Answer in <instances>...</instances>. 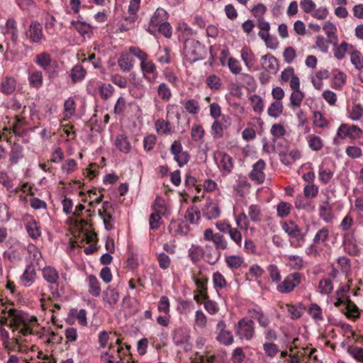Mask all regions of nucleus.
<instances>
[{"label":"nucleus","mask_w":363,"mask_h":363,"mask_svg":"<svg viewBox=\"0 0 363 363\" xmlns=\"http://www.w3.org/2000/svg\"><path fill=\"white\" fill-rule=\"evenodd\" d=\"M184 106L185 110L190 114L196 115L199 113L200 111V105L199 102L194 99H190L186 100L184 104Z\"/></svg>","instance_id":"nucleus-44"},{"label":"nucleus","mask_w":363,"mask_h":363,"mask_svg":"<svg viewBox=\"0 0 363 363\" xmlns=\"http://www.w3.org/2000/svg\"><path fill=\"white\" fill-rule=\"evenodd\" d=\"M255 323L251 319L242 318L236 326L237 335L242 340H250L255 335Z\"/></svg>","instance_id":"nucleus-3"},{"label":"nucleus","mask_w":363,"mask_h":363,"mask_svg":"<svg viewBox=\"0 0 363 363\" xmlns=\"http://www.w3.org/2000/svg\"><path fill=\"white\" fill-rule=\"evenodd\" d=\"M362 133L363 130L357 125L342 123L337 129V135L341 139L357 140L360 138Z\"/></svg>","instance_id":"nucleus-4"},{"label":"nucleus","mask_w":363,"mask_h":363,"mask_svg":"<svg viewBox=\"0 0 363 363\" xmlns=\"http://www.w3.org/2000/svg\"><path fill=\"white\" fill-rule=\"evenodd\" d=\"M241 58L248 69H257L255 67L256 63V57L250 48L245 47L242 49Z\"/></svg>","instance_id":"nucleus-22"},{"label":"nucleus","mask_w":363,"mask_h":363,"mask_svg":"<svg viewBox=\"0 0 363 363\" xmlns=\"http://www.w3.org/2000/svg\"><path fill=\"white\" fill-rule=\"evenodd\" d=\"M227 266L231 269H236L241 267L243 258L239 255H226L225 258Z\"/></svg>","instance_id":"nucleus-41"},{"label":"nucleus","mask_w":363,"mask_h":363,"mask_svg":"<svg viewBox=\"0 0 363 363\" xmlns=\"http://www.w3.org/2000/svg\"><path fill=\"white\" fill-rule=\"evenodd\" d=\"M307 140L310 148L314 151L320 150L323 146V140L317 135H309L307 137Z\"/></svg>","instance_id":"nucleus-45"},{"label":"nucleus","mask_w":363,"mask_h":363,"mask_svg":"<svg viewBox=\"0 0 363 363\" xmlns=\"http://www.w3.org/2000/svg\"><path fill=\"white\" fill-rule=\"evenodd\" d=\"M16 79L11 76H6L0 84V91L5 95L13 94L16 89Z\"/></svg>","instance_id":"nucleus-17"},{"label":"nucleus","mask_w":363,"mask_h":363,"mask_svg":"<svg viewBox=\"0 0 363 363\" xmlns=\"http://www.w3.org/2000/svg\"><path fill=\"white\" fill-rule=\"evenodd\" d=\"M192 279L194 281L197 291L201 294V296L206 299L208 298L207 293V284H208V277L201 271L198 272L197 274H192Z\"/></svg>","instance_id":"nucleus-14"},{"label":"nucleus","mask_w":363,"mask_h":363,"mask_svg":"<svg viewBox=\"0 0 363 363\" xmlns=\"http://www.w3.org/2000/svg\"><path fill=\"white\" fill-rule=\"evenodd\" d=\"M351 62L354 67L361 71L363 69V56L357 50H354L351 52Z\"/></svg>","instance_id":"nucleus-46"},{"label":"nucleus","mask_w":363,"mask_h":363,"mask_svg":"<svg viewBox=\"0 0 363 363\" xmlns=\"http://www.w3.org/2000/svg\"><path fill=\"white\" fill-rule=\"evenodd\" d=\"M220 209L218 206L213 203H208L203 209V216L208 220L215 219L220 216Z\"/></svg>","instance_id":"nucleus-36"},{"label":"nucleus","mask_w":363,"mask_h":363,"mask_svg":"<svg viewBox=\"0 0 363 363\" xmlns=\"http://www.w3.org/2000/svg\"><path fill=\"white\" fill-rule=\"evenodd\" d=\"M4 33L6 36V52L13 54L12 48H15L17 45L18 38V29L5 30Z\"/></svg>","instance_id":"nucleus-20"},{"label":"nucleus","mask_w":363,"mask_h":363,"mask_svg":"<svg viewBox=\"0 0 363 363\" xmlns=\"http://www.w3.org/2000/svg\"><path fill=\"white\" fill-rule=\"evenodd\" d=\"M36 272L35 267L33 264L27 265L24 272L21 276V281L23 282L24 286H31L35 279Z\"/></svg>","instance_id":"nucleus-26"},{"label":"nucleus","mask_w":363,"mask_h":363,"mask_svg":"<svg viewBox=\"0 0 363 363\" xmlns=\"http://www.w3.org/2000/svg\"><path fill=\"white\" fill-rule=\"evenodd\" d=\"M103 295L104 301L107 302L110 306H113L118 301L119 294L118 291L111 286L107 287Z\"/></svg>","instance_id":"nucleus-28"},{"label":"nucleus","mask_w":363,"mask_h":363,"mask_svg":"<svg viewBox=\"0 0 363 363\" xmlns=\"http://www.w3.org/2000/svg\"><path fill=\"white\" fill-rule=\"evenodd\" d=\"M88 291L93 297H99L101 292V284L95 275L90 274L86 278Z\"/></svg>","instance_id":"nucleus-21"},{"label":"nucleus","mask_w":363,"mask_h":363,"mask_svg":"<svg viewBox=\"0 0 363 363\" xmlns=\"http://www.w3.org/2000/svg\"><path fill=\"white\" fill-rule=\"evenodd\" d=\"M23 252L22 248L11 249L3 253V258L8 259L11 263L16 264L22 260Z\"/></svg>","instance_id":"nucleus-24"},{"label":"nucleus","mask_w":363,"mask_h":363,"mask_svg":"<svg viewBox=\"0 0 363 363\" xmlns=\"http://www.w3.org/2000/svg\"><path fill=\"white\" fill-rule=\"evenodd\" d=\"M282 110V102L279 101H275L271 104L270 106L268 108L267 112L270 116L277 118L281 113Z\"/></svg>","instance_id":"nucleus-51"},{"label":"nucleus","mask_w":363,"mask_h":363,"mask_svg":"<svg viewBox=\"0 0 363 363\" xmlns=\"http://www.w3.org/2000/svg\"><path fill=\"white\" fill-rule=\"evenodd\" d=\"M115 145L116 147L123 153H128L130 151L131 145L126 136L119 135L116 137Z\"/></svg>","instance_id":"nucleus-37"},{"label":"nucleus","mask_w":363,"mask_h":363,"mask_svg":"<svg viewBox=\"0 0 363 363\" xmlns=\"http://www.w3.org/2000/svg\"><path fill=\"white\" fill-rule=\"evenodd\" d=\"M201 212L198 207L195 206H190L187 208L185 213V219L191 223H196L199 220Z\"/></svg>","instance_id":"nucleus-40"},{"label":"nucleus","mask_w":363,"mask_h":363,"mask_svg":"<svg viewBox=\"0 0 363 363\" xmlns=\"http://www.w3.org/2000/svg\"><path fill=\"white\" fill-rule=\"evenodd\" d=\"M77 167V162L74 159H68L62 165V169L67 174L74 172Z\"/></svg>","instance_id":"nucleus-63"},{"label":"nucleus","mask_w":363,"mask_h":363,"mask_svg":"<svg viewBox=\"0 0 363 363\" xmlns=\"http://www.w3.org/2000/svg\"><path fill=\"white\" fill-rule=\"evenodd\" d=\"M245 359V354L242 347H236L232 354L231 360L233 363H242Z\"/></svg>","instance_id":"nucleus-64"},{"label":"nucleus","mask_w":363,"mask_h":363,"mask_svg":"<svg viewBox=\"0 0 363 363\" xmlns=\"http://www.w3.org/2000/svg\"><path fill=\"white\" fill-rule=\"evenodd\" d=\"M295 287V273L287 276L281 284L277 285V289L280 293H288Z\"/></svg>","instance_id":"nucleus-25"},{"label":"nucleus","mask_w":363,"mask_h":363,"mask_svg":"<svg viewBox=\"0 0 363 363\" xmlns=\"http://www.w3.org/2000/svg\"><path fill=\"white\" fill-rule=\"evenodd\" d=\"M206 82L207 86L210 89H215V90L219 89L222 84L221 79H220V77L215 74L209 75L206 78Z\"/></svg>","instance_id":"nucleus-56"},{"label":"nucleus","mask_w":363,"mask_h":363,"mask_svg":"<svg viewBox=\"0 0 363 363\" xmlns=\"http://www.w3.org/2000/svg\"><path fill=\"white\" fill-rule=\"evenodd\" d=\"M157 142V138L155 135H147L143 139V148L145 151L150 152L154 149Z\"/></svg>","instance_id":"nucleus-59"},{"label":"nucleus","mask_w":363,"mask_h":363,"mask_svg":"<svg viewBox=\"0 0 363 363\" xmlns=\"http://www.w3.org/2000/svg\"><path fill=\"white\" fill-rule=\"evenodd\" d=\"M169 151L179 167H183L188 163L190 157L186 152L183 150L180 140H174L170 147Z\"/></svg>","instance_id":"nucleus-5"},{"label":"nucleus","mask_w":363,"mask_h":363,"mask_svg":"<svg viewBox=\"0 0 363 363\" xmlns=\"http://www.w3.org/2000/svg\"><path fill=\"white\" fill-rule=\"evenodd\" d=\"M267 272L273 282L278 283L281 280L280 271L275 264H269L267 267Z\"/></svg>","instance_id":"nucleus-61"},{"label":"nucleus","mask_w":363,"mask_h":363,"mask_svg":"<svg viewBox=\"0 0 363 363\" xmlns=\"http://www.w3.org/2000/svg\"><path fill=\"white\" fill-rule=\"evenodd\" d=\"M156 60L162 64H169L171 62V49L168 47L160 48L155 55Z\"/></svg>","instance_id":"nucleus-33"},{"label":"nucleus","mask_w":363,"mask_h":363,"mask_svg":"<svg viewBox=\"0 0 363 363\" xmlns=\"http://www.w3.org/2000/svg\"><path fill=\"white\" fill-rule=\"evenodd\" d=\"M168 19L167 12L162 8H158L150 18L147 31L155 35V29Z\"/></svg>","instance_id":"nucleus-10"},{"label":"nucleus","mask_w":363,"mask_h":363,"mask_svg":"<svg viewBox=\"0 0 363 363\" xmlns=\"http://www.w3.org/2000/svg\"><path fill=\"white\" fill-rule=\"evenodd\" d=\"M26 35L30 43L33 44H40L42 40L45 39L43 27L37 21H31Z\"/></svg>","instance_id":"nucleus-8"},{"label":"nucleus","mask_w":363,"mask_h":363,"mask_svg":"<svg viewBox=\"0 0 363 363\" xmlns=\"http://www.w3.org/2000/svg\"><path fill=\"white\" fill-rule=\"evenodd\" d=\"M331 210H332V206L329 204V202L328 200L325 201L323 202V205L320 206L319 208L320 217L327 223L331 221V220L333 218Z\"/></svg>","instance_id":"nucleus-39"},{"label":"nucleus","mask_w":363,"mask_h":363,"mask_svg":"<svg viewBox=\"0 0 363 363\" xmlns=\"http://www.w3.org/2000/svg\"><path fill=\"white\" fill-rule=\"evenodd\" d=\"M266 164L263 160H259L252 166V170L249 174L250 179L257 184H262L265 179V174L264 169Z\"/></svg>","instance_id":"nucleus-13"},{"label":"nucleus","mask_w":363,"mask_h":363,"mask_svg":"<svg viewBox=\"0 0 363 363\" xmlns=\"http://www.w3.org/2000/svg\"><path fill=\"white\" fill-rule=\"evenodd\" d=\"M220 157L219 167L225 173H230L233 168V158L227 153L220 152L218 154Z\"/></svg>","instance_id":"nucleus-30"},{"label":"nucleus","mask_w":363,"mask_h":363,"mask_svg":"<svg viewBox=\"0 0 363 363\" xmlns=\"http://www.w3.org/2000/svg\"><path fill=\"white\" fill-rule=\"evenodd\" d=\"M113 211L101 212V209L99 210V216L103 219L105 228L107 230H111L113 228V223L114 218L113 217Z\"/></svg>","instance_id":"nucleus-43"},{"label":"nucleus","mask_w":363,"mask_h":363,"mask_svg":"<svg viewBox=\"0 0 363 363\" xmlns=\"http://www.w3.org/2000/svg\"><path fill=\"white\" fill-rule=\"evenodd\" d=\"M72 26L83 38H91L94 35V27L84 21L72 20Z\"/></svg>","instance_id":"nucleus-12"},{"label":"nucleus","mask_w":363,"mask_h":363,"mask_svg":"<svg viewBox=\"0 0 363 363\" xmlns=\"http://www.w3.org/2000/svg\"><path fill=\"white\" fill-rule=\"evenodd\" d=\"M34 62L48 74L50 79L57 75L55 71L51 70L52 57L49 53L43 52L38 54L35 57Z\"/></svg>","instance_id":"nucleus-6"},{"label":"nucleus","mask_w":363,"mask_h":363,"mask_svg":"<svg viewBox=\"0 0 363 363\" xmlns=\"http://www.w3.org/2000/svg\"><path fill=\"white\" fill-rule=\"evenodd\" d=\"M157 94L158 97L164 102L169 101L172 96V91L169 86L164 83H160L157 88Z\"/></svg>","instance_id":"nucleus-35"},{"label":"nucleus","mask_w":363,"mask_h":363,"mask_svg":"<svg viewBox=\"0 0 363 363\" xmlns=\"http://www.w3.org/2000/svg\"><path fill=\"white\" fill-rule=\"evenodd\" d=\"M2 314H7L11 318L9 327L13 330H18L21 325L24 323V319L22 315L21 311L14 308H7L5 307L2 311Z\"/></svg>","instance_id":"nucleus-11"},{"label":"nucleus","mask_w":363,"mask_h":363,"mask_svg":"<svg viewBox=\"0 0 363 363\" xmlns=\"http://www.w3.org/2000/svg\"><path fill=\"white\" fill-rule=\"evenodd\" d=\"M159 33L164 35L165 38H170L172 34V28L170 24L167 21L157 27L155 29V34Z\"/></svg>","instance_id":"nucleus-57"},{"label":"nucleus","mask_w":363,"mask_h":363,"mask_svg":"<svg viewBox=\"0 0 363 363\" xmlns=\"http://www.w3.org/2000/svg\"><path fill=\"white\" fill-rule=\"evenodd\" d=\"M345 309L347 311L345 313V315L347 318L354 320L359 318V309L357 305L350 300L349 296L346 298Z\"/></svg>","instance_id":"nucleus-31"},{"label":"nucleus","mask_w":363,"mask_h":363,"mask_svg":"<svg viewBox=\"0 0 363 363\" xmlns=\"http://www.w3.org/2000/svg\"><path fill=\"white\" fill-rule=\"evenodd\" d=\"M157 309L160 312H162L165 313L166 315H168L170 311V303L169 300L167 296H162L157 305Z\"/></svg>","instance_id":"nucleus-60"},{"label":"nucleus","mask_w":363,"mask_h":363,"mask_svg":"<svg viewBox=\"0 0 363 363\" xmlns=\"http://www.w3.org/2000/svg\"><path fill=\"white\" fill-rule=\"evenodd\" d=\"M140 69L143 78L150 84H154L158 77L156 65L152 60H147L140 63Z\"/></svg>","instance_id":"nucleus-9"},{"label":"nucleus","mask_w":363,"mask_h":363,"mask_svg":"<svg viewBox=\"0 0 363 363\" xmlns=\"http://www.w3.org/2000/svg\"><path fill=\"white\" fill-rule=\"evenodd\" d=\"M282 82H287L289 81L290 86L292 89V93L290 96V101L292 106H295V74L294 68L288 67L286 68L281 74Z\"/></svg>","instance_id":"nucleus-15"},{"label":"nucleus","mask_w":363,"mask_h":363,"mask_svg":"<svg viewBox=\"0 0 363 363\" xmlns=\"http://www.w3.org/2000/svg\"><path fill=\"white\" fill-rule=\"evenodd\" d=\"M216 340L221 344L230 345L233 342V336L230 331L218 333Z\"/></svg>","instance_id":"nucleus-53"},{"label":"nucleus","mask_w":363,"mask_h":363,"mask_svg":"<svg viewBox=\"0 0 363 363\" xmlns=\"http://www.w3.org/2000/svg\"><path fill=\"white\" fill-rule=\"evenodd\" d=\"M203 239L206 241L212 242L215 249L204 254L205 260L208 264L213 265L218 262L221 256V250L228 247V242L223 234L215 233L211 228H207L203 232Z\"/></svg>","instance_id":"nucleus-1"},{"label":"nucleus","mask_w":363,"mask_h":363,"mask_svg":"<svg viewBox=\"0 0 363 363\" xmlns=\"http://www.w3.org/2000/svg\"><path fill=\"white\" fill-rule=\"evenodd\" d=\"M86 74V70L82 65L77 64L74 65L70 71V77L73 83L82 81Z\"/></svg>","instance_id":"nucleus-29"},{"label":"nucleus","mask_w":363,"mask_h":363,"mask_svg":"<svg viewBox=\"0 0 363 363\" xmlns=\"http://www.w3.org/2000/svg\"><path fill=\"white\" fill-rule=\"evenodd\" d=\"M184 55L190 63L203 60L206 56V50L199 40L188 39L184 43Z\"/></svg>","instance_id":"nucleus-2"},{"label":"nucleus","mask_w":363,"mask_h":363,"mask_svg":"<svg viewBox=\"0 0 363 363\" xmlns=\"http://www.w3.org/2000/svg\"><path fill=\"white\" fill-rule=\"evenodd\" d=\"M168 230L174 236H184L189 233V226L184 221L172 220L168 226Z\"/></svg>","instance_id":"nucleus-16"},{"label":"nucleus","mask_w":363,"mask_h":363,"mask_svg":"<svg viewBox=\"0 0 363 363\" xmlns=\"http://www.w3.org/2000/svg\"><path fill=\"white\" fill-rule=\"evenodd\" d=\"M261 64L262 67L269 73L274 74L278 69V61L270 54L262 56Z\"/></svg>","instance_id":"nucleus-18"},{"label":"nucleus","mask_w":363,"mask_h":363,"mask_svg":"<svg viewBox=\"0 0 363 363\" xmlns=\"http://www.w3.org/2000/svg\"><path fill=\"white\" fill-rule=\"evenodd\" d=\"M114 87L110 84L101 83L99 87L100 96L104 100H108L113 94Z\"/></svg>","instance_id":"nucleus-42"},{"label":"nucleus","mask_w":363,"mask_h":363,"mask_svg":"<svg viewBox=\"0 0 363 363\" xmlns=\"http://www.w3.org/2000/svg\"><path fill=\"white\" fill-rule=\"evenodd\" d=\"M25 228L28 236L33 240L41 236V227L33 216L26 215L23 218Z\"/></svg>","instance_id":"nucleus-7"},{"label":"nucleus","mask_w":363,"mask_h":363,"mask_svg":"<svg viewBox=\"0 0 363 363\" xmlns=\"http://www.w3.org/2000/svg\"><path fill=\"white\" fill-rule=\"evenodd\" d=\"M43 73L40 70H35L28 76L29 84L35 89H39L43 85Z\"/></svg>","instance_id":"nucleus-38"},{"label":"nucleus","mask_w":363,"mask_h":363,"mask_svg":"<svg viewBox=\"0 0 363 363\" xmlns=\"http://www.w3.org/2000/svg\"><path fill=\"white\" fill-rule=\"evenodd\" d=\"M155 127L158 134L168 135L172 132V127L168 121L159 118L155 122Z\"/></svg>","instance_id":"nucleus-32"},{"label":"nucleus","mask_w":363,"mask_h":363,"mask_svg":"<svg viewBox=\"0 0 363 363\" xmlns=\"http://www.w3.org/2000/svg\"><path fill=\"white\" fill-rule=\"evenodd\" d=\"M205 131L201 125H194L191 130V139L195 142L200 141L204 136Z\"/></svg>","instance_id":"nucleus-54"},{"label":"nucleus","mask_w":363,"mask_h":363,"mask_svg":"<svg viewBox=\"0 0 363 363\" xmlns=\"http://www.w3.org/2000/svg\"><path fill=\"white\" fill-rule=\"evenodd\" d=\"M69 315L75 316L81 325L86 326L87 325L86 312L84 309L78 311L76 308H72L70 310Z\"/></svg>","instance_id":"nucleus-49"},{"label":"nucleus","mask_w":363,"mask_h":363,"mask_svg":"<svg viewBox=\"0 0 363 363\" xmlns=\"http://www.w3.org/2000/svg\"><path fill=\"white\" fill-rule=\"evenodd\" d=\"M76 110V103L74 100L69 97L68 98L64 104V114L66 118H70L72 116Z\"/></svg>","instance_id":"nucleus-47"},{"label":"nucleus","mask_w":363,"mask_h":363,"mask_svg":"<svg viewBox=\"0 0 363 363\" xmlns=\"http://www.w3.org/2000/svg\"><path fill=\"white\" fill-rule=\"evenodd\" d=\"M134 60L128 53H122L118 60L120 69L123 72H129L134 65Z\"/></svg>","instance_id":"nucleus-27"},{"label":"nucleus","mask_w":363,"mask_h":363,"mask_svg":"<svg viewBox=\"0 0 363 363\" xmlns=\"http://www.w3.org/2000/svg\"><path fill=\"white\" fill-rule=\"evenodd\" d=\"M328 235H329V230H328V228L324 227V228H321L316 233V234L313 238V242L315 244H319L320 242H325L328 239Z\"/></svg>","instance_id":"nucleus-62"},{"label":"nucleus","mask_w":363,"mask_h":363,"mask_svg":"<svg viewBox=\"0 0 363 363\" xmlns=\"http://www.w3.org/2000/svg\"><path fill=\"white\" fill-rule=\"evenodd\" d=\"M129 52H130V54L136 57L140 61V63L148 60L147 54L145 52H144L143 50H142L138 47H135V46L130 47Z\"/></svg>","instance_id":"nucleus-58"},{"label":"nucleus","mask_w":363,"mask_h":363,"mask_svg":"<svg viewBox=\"0 0 363 363\" xmlns=\"http://www.w3.org/2000/svg\"><path fill=\"white\" fill-rule=\"evenodd\" d=\"M151 208L152 210V213H156L160 217L164 216L167 212L165 201L160 196L156 197L154 203L152 204Z\"/></svg>","instance_id":"nucleus-34"},{"label":"nucleus","mask_w":363,"mask_h":363,"mask_svg":"<svg viewBox=\"0 0 363 363\" xmlns=\"http://www.w3.org/2000/svg\"><path fill=\"white\" fill-rule=\"evenodd\" d=\"M44 279L50 284L58 285L59 274L52 267H45L42 270Z\"/></svg>","instance_id":"nucleus-23"},{"label":"nucleus","mask_w":363,"mask_h":363,"mask_svg":"<svg viewBox=\"0 0 363 363\" xmlns=\"http://www.w3.org/2000/svg\"><path fill=\"white\" fill-rule=\"evenodd\" d=\"M189 337L188 330L184 328H176L172 333V340L177 346L187 343Z\"/></svg>","instance_id":"nucleus-19"},{"label":"nucleus","mask_w":363,"mask_h":363,"mask_svg":"<svg viewBox=\"0 0 363 363\" xmlns=\"http://www.w3.org/2000/svg\"><path fill=\"white\" fill-rule=\"evenodd\" d=\"M213 283L216 289H222L227 285V281L224 276L219 272L213 273Z\"/></svg>","instance_id":"nucleus-50"},{"label":"nucleus","mask_w":363,"mask_h":363,"mask_svg":"<svg viewBox=\"0 0 363 363\" xmlns=\"http://www.w3.org/2000/svg\"><path fill=\"white\" fill-rule=\"evenodd\" d=\"M250 100L251 101L252 109L255 112L260 113L263 111L264 104L262 99L259 96L254 94L250 96Z\"/></svg>","instance_id":"nucleus-55"},{"label":"nucleus","mask_w":363,"mask_h":363,"mask_svg":"<svg viewBox=\"0 0 363 363\" xmlns=\"http://www.w3.org/2000/svg\"><path fill=\"white\" fill-rule=\"evenodd\" d=\"M318 289L321 294H330L333 289L332 281L328 278L322 279L318 283Z\"/></svg>","instance_id":"nucleus-48"},{"label":"nucleus","mask_w":363,"mask_h":363,"mask_svg":"<svg viewBox=\"0 0 363 363\" xmlns=\"http://www.w3.org/2000/svg\"><path fill=\"white\" fill-rule=\"evenodd\" d=\"M333 177V172L330 169H323L322 167H319L318 179L322 184H327L329 183Z\"/></svg>","instance_id":"nucleus-52"}]
</instances>
